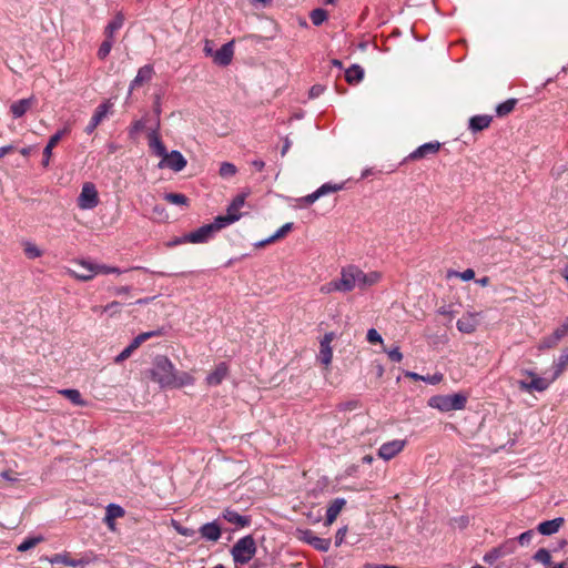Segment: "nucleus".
<instances>
[{"instance_id":"nucleus-1","label":"nucleus","mask_w":568,"mask_h":568,"mask_svg":"<svg viewBox=\"0 0 568 568\" xmlns=\"http://www.w3.org/2000/svg\"><path fill=\"white\" fill-rule=\"evenodd\" d=\"M151 378L162 388H180L192 385L194 378L186 372H176L174 365L166 356H156L150 369Z\"/></svg>"},{"instance_id":"nucleus-2","label":"nucleus","mask_w":568,"mask_h":568,"mask_svg":"<svg viewBox=\"0 0 568 568\" xmlns=\"http://www.w3.org/2000/svg\"><path fill=\"white\" fill-rule=\"evenodd\" d=\"M382 278V274L379 272L373 271L365 273L358 266L348 265L343 267L341 271V281L344 286V293L351 292L355 288H359L362 291L367 290L368 287L377 284Z\"/></svg>"},{"instance_id":"nucleus-3","label":"nucleus","mask_w":568,"mask_h":568,"mask_svg":"<svg viewBox=\"0 0 568 568\" xmlns=\"http://www.w3.org/2000/svg\"><path fill=\"white\" fill-rule=\"evenodd\" d=\"M467 403V396L457 393L453 395H436L428 399V406L440 412L462 410Z\"/></svg>"},{"instance_id":"nucleus-4","label":"nucleus","mask_w":568,"mask_h":568,"mask_svg":"<svg viewBox=\"0 0 568 568\" xmlns=\"http://www.w3.org/2000/svg\"><path fill=\"white\" fill-rule=\"evenodd\" d=\"M255 552L256 544L251 535L239 539L231 550L233 560L241 565L247 564L254 557Z\"/></svg>"},{"instance_id":"nucleus-5","label":"nucleus","mask_w":568,"mask_h":568,"mask_svg":"<svg viewBox=\"0 0 568 568\" xmlns=\"http://www.w3.org/2000/svg\"><path fill=\"white\" fill-rule=\"evenodd\" d=\"M246 199V194H239L234 197L232 203L227 206V212L225 215H219L215 217V222L217 223L216 226H220V229H223L236 221L240 220L241 213L240 210L244 205Z\"/></svg>"},{"instance_id":"nucleus-6","label":"nucleus","mask_w":568,"mask_h":568,"mask_svg":"<svg viewBox=\"0 0 568 568\" xmlns=\"http://www.w3.org/2000/svg\"><path fill=\"white\" fill-rule=\"evenodd\" d=\"M98 204L99 193L95 185L91 182H85L78 196V206L81 210H92L98 206Z\"/></svg>"},{"instance_id":"nucleus-7","label":"nucleus","mask_w":568,"mask_h":568,"mask_svg":"<svg viewBox=\"0 0 568 568\" xmlns=\"http://www.w3.org/2000/svg\"><path fill=\"white\" fill-rule=\"evenodd\" d=\"M162 335V331L158 329V331H150V332H144V333H141L139 334L136 337L133 338V341L130 343L129 346H126L116 357H115V363H122L123 361L128 359L131 354L140 347V345L148 341L149 338L151 337H154V336H160Z\"/></svg>"},{"instance_id":"nucleus-8","label":"nucleus","mask_w":568,"mask_h":568,"mask_svg":"<svg viewBox=\"0 0 568 568\" xmlns=\"http://www.w3.org/2000/svg\"><path fill=\"white\" fill-rule=\"evenodd\" d=\"M217 223L214 221L213 223L205 224L194 232H191L185 236V241L191 243H203L207 241V239L216 231H220V226H216Z\"/></svg>"},{"instance_id":"nucleus-9","label":"nucleus","mask_w":568,"mask_h":568,"mask_svg":"<svg viewBox=\"0 0 568 568\" xmlns=\"http://www.w3.org/2000/svg\"><path fill=\"white\" fill-rule=\"evenodd\" d=\"M297 534L298 539L310 544L320 551H327L329 549L331 539L317 537L310 529L298 530Z\"/></svg>"},{"instance_id":"nucleus-10","label":"nucleus","mask_w":568,"mask_h":568,"mask_svg":"<svg viewBox=\"0 0 568 568\" xmlns=\"http://www.w3.org/2000/svg\"><path fill=\"white\" fill-rule=\"evenodd\" d=\"M185 165L186 160L179 151H171L170 153H166V155L159 163L160 168L166 166L175 172L182 171L185 168Z\"/></svg>"},{"instance_id":"nucleus-11","label":"nucleus","mask_w":568,"mask_h":568,"mask_svg":"<svg viewBox=\"0 0 568 568\" xmlns=\"http://www.w3.org/2000/svg\"><path fill=\"white\" fill-rule=\"evenodd\" d=\"M406 445L404 439H394L383 444L378 449V456L385 460H389L399 454Z\"/></svg>"},{"instance_id":"nucleus-12","label":"nucleus","mask_w":568,"mask_h":568,"mask_svg":"<svg viewBox=\"0 0 568 568\" xmlns=\"http://www.w3.org/2000/svg\"><path fill=\"white\" fill-rule=\"evenodd\" d=\"M335 334L333 332L326 333L320 343L318 359L324 366H328L333 358V351L331 343L334 341Z\"/></svg>"},{"instance_id":"nucleus-13","label":"nucleus","mask_w":568,"mask_h":568,"mask_svg":"<svg viewBox=\"0 0 568 568\" xmlns=\"http://www.w3.org/2000/svg\"><path fill=\"white\" fill-rule=\"evenodd\" d=\"M95 264L81 261L75 263L74 268L70 270V273L73 277L80 281H90L95 276Z\"/></svg>"},{"instance_id":"nucleus-14","label":"nucleus","mask_w":568,"mask_h":568,"mask_svg":"<svg viewBox=\"0 0 568 568\" xmlns=\"http://www.w3.org/2000/svg\"><path fill=\"white\" fill-rule=\"evenodd\" d=\"M440 150V143L437 141L425 143L418 146L415 151H413L406 160L408 161H418L428 155H434L438 153Z\"/></svg>"},{"instance_id":"nucleus-15","label":"nucleus","mask_w":568,"mask_h":568,"mask_svg":"<svg viewBox=\"0 0 568 568\" xmlns=\"http://www.w3.org/2000/svg\"><path fill=\"white\" fill-rule=\"evenodd\" d=\"M525 374H527L529 377H531V381L529 383L525 382V381H519L518 386L521 390L542 392L548 388L549 383L545 378L538 377L536 374H534L532 372H529V371H526Z\"/></svg>"},{"instance_id":"nucleus-16","label":"nucleus","mask_w":568,"mask_h":568,"mask_svg":"<svg viewBox=\"0 0 568 568\" xmlns=\"http://www.w3.org/2000/svg\"><path fill=\"white\" fill-rule=\"evenodd\" d=\"M515 550L514 544L511 541L505 542L498 547L493 548L484 556V561L487 564H494L497 559L513 554Z\"/></svg>"},{"instance_id":"nucleus-17","label":"nucleus","mask_w":568,"mask_h":568,"mask_svg":"<svg viewBox=\"0 0 568 568\" xmlns=\"http://www.w3.org/2000/svg\"><path fill=\"white\" fill-rule=\"evenodd\" d=\"M51 564H62L70 567H84L89 564V559L82 557L74 559L69 552L55 554L49 558Z\"/></svg>"},{"instance_id":"nucleus-18","label":"nucleus","mask_w":568,"mask_h":568,"mask_svg":"<svg viewBox=\"0 0 568 568\" xmlns=\"http://www.w3.org/2000/svg\"><path fill=\"white\" fill-rule=\"evenodd\" d=\"M233 44L234 41H230L214 52L213 60L216 64L225 67L231 63L234 54Z\"/></svg>"},{"instance_id":"nucleus-19","label":"nucleus","mask_w":568,"mask_h":568,"mask_svg":"<svg viewBox=\"0 0 568 568\" xmlns=\"http://www.w3.org/2000/svg\"><path fill=\"white\" fill-rule=\"evenodd\" d=\"M491 122H493V115H489V114L474 115L468 121V129L473 133H477V132H480V131L489 128Z\"/></svg>"},{"instance_id":"nucleus-20","label":"nucleus","mask_w":568,"mask_h":568,"mask_svg":"<svg viewBox=\"0 0 568 568\" xmlns=\"http://www.w3.org/2000/svg\"><path fill=\"white\" fill-rule=\"evenodd\" d=\"M111 104L109 102L103 103L98 106L95 110L90 123L85 128V133L91 134L95 128L102 122V120L106 116Z\"/></svg>"},{"instance_id":"nucleus-21","label":"nucleus","mask_w":568,"mask_h":568,"mask_svg":"<svg viewBox=\"0 0 568 568\" xmlns=\"http://www.w3.org/2000/svg\"><path fill=\"white\" fill-rule=\"evenodd\" d=\"M69 132V128H64L63 130L61 131H58L55 134H53L48 144L45 145L44 150H43V160H42V165L44 168H47L50 163V158L52 155V149H54V146L59 143V141L61 140V138L67 134Z\"/></svg>"},{"instance_id":"nucleus-22","label":"nucleus","mask_w":568,"mask_h":568,"mask_svg":"<svg viewBox=\"0 0 568 568\" xmlns=\"http://www.w3.org/2000/svg\"><path fill=\"white\" fill-rule=\"evenodd\" d=\"M153 73H154V71L151 65H144V67L140 68L138 71V74L135 75V78L132 80V82L130 84V90H129L130 93L135 88H139V87L143 85L144 83L151 81Z\"/></svg>"},{"instance_id":"nucleus-23","label":"nucleus","mask_w":568,"mask_h":568,"mask_svg":"<svg viewBox=\"0 0 568 568\" xmlns=\"http://www.w3.org/2000/svg\"><path fill=\"white\" fill-rule=\"evenodd\" d=\"M565 519L562 517H557L552 520H546L538 525L537 530L539 534L545 536H550L556 534L560 527L564 525Z\"/></svg>"},{"instance_id":"nucleus-24","label":"nucleus","mask_w":568,"mask_h":568,"mask_svg":"<svg viewBox=\"0 0 568 568\" xmlns=\"http://www.w3.org/2000/svg\"><path fill=\"white\" fill-rule=\"evenodd\" d=\"M345 505L346 500L344 498H336L329 504L326 511V526H331L336 520Z\"/></svg>"},{"instance_id":"nucleus-25","label":"nucleus","mask_w":568,"mask_h":568,"mask_svg":"<svg viewBox=\"0 0 568 568\" xmlns=\"http://www.w3.org/2000/svg\"><path fill=\"white\" fill-rule=\"evenodd\" d=\"M229 369L224 363L219 364L213 372L206 377V384L209 386H217L227 376Z\"/></svg>"},{"instance_id":"nucleus-26","label":"nucleus","mask_w":568,"mask_h":568,"mask_svg":"<svg viewBox=\"0 0 568 568\" xmlns=\"http://www.w3.org/2000/svg\"><path fill=\"white\" fill-rule=\"evenodd\" d=\"M34 98L30 97L28 99L19 100L11 104L10 110L14 118H21L27 113V111L33 105Z\"/></svg>"},{"instance_id":"nucleus-27","label":"nucleus","mask_w":568,"mask_h":568,"mask_svg":"<svg viewBox=\"0 0 568 568\" xmlns=\"http://www.w3.org/2000/svg\"><path fill=\"white\" fill-rule=\"evenodd\" d=\"M201 536L210 541H216L221 537V527L216 523H207L200 529Z\"/></svg>"},{"instance_id":"nucleus-28","label":"nucleus","mask_w":568,"mask_h":568,"mask_svg":"<svg viewBox=\"0 0 568 568\" xmlns=\"http://www.w3.org/2000/svg\"><path fill=\"white\" fill-rule=\"evenodd\" d=\"M293 229V223L292 222H288V223H285L283 226H281L273 235H271L270 237L263 240V241H260L258 243L255 244L256 247H263L270 243H273L280 239H283L291 230Z\"/></svg>"},{"instance_id":"nucleus-29","label":"nucleus","mask_w":568,"mask_h":568,"mask_svg":"<svg viewBox=\"0 0 568 568\" xmlns=\"http://www.w3.org/2000/svg\"><path fill=\"white\" fill-rule=\"evenodd\" d=\"M364 78V70L358 64H353L345 71V79L347 83L354 85L359 83Z\"/></svg>"},{"instance_id":"nucleus-30","label":"nucleus","mask_w":568,"mask_h":568,"mask_svg":"<svg viewBox=\"0 0 568 568\" xmlns=\"http://www.w3.org/2000/svg\"><path fill=\"white\" fill-rule=\"evenodd\" d=\"M476 327L477 321L471 314L464 315L457 321V328L463 333L470 334L476 329Z\"/></svg>"},{"instance_id":"nucleus-31","label":"nucleus","mask_w":568,"mask_h":568,"mask_svg":"<svg viewBox=\"0 0 568 568\" xmlns=\"http://www.w3.org/2000/svg\"><path fill=\"white\" fill-rule=\"evenodd\" d=\"M124 515V510L119 505L110 504L106 507L105 523L110 529H114L113 520Z\"/></svg>"},{"instance_id":"nucleus-32","label":"nucleus","mask_w":568,"mask_h":568,"mask_svg":"<svg viewBox=\"0 0 568 568\" xmlns=\"http://www.w3.org/2000/svg\"><path fill=\"white\" fill-rule=\"evenodd\" d=\"M223 517L229 523L234 524V525L240 526V527H245V526H247L250 524V518L248 517L242 516L239 513H236L234 510H231V509H226L223 513Z\"/></svg>"},{"instance_id":"nucleus-33","label":"nucleus","mask_w":568,"mask_h":568,"mask_svg":"<svg viewBox=\"0 0 568 568\" xmlns=\"http://www.w3.org/2000/svg\"><path fill=\"white\" fill-rule=\"evenodd\" d=\"M124 23V16L122 12H118L113 20L105 27V38L113 39L114 32L122 28Z\"/></svg>"},{"instance_id":"nucleus-34","label":"nucleus","mask_w":568,"mask_h":568,"mask_svg":"<svg viewBox=\"0 0 568 568\" xmlns=\"http://www.w3.org/2000/svg\"><path fill=\"white\" fill-rule=\"evenodd\" d=\"M150 148L154 151V153L162 159L166 155V149L160 138L153 133L150 136Z\"/></svg>"},{"instance_id":"nucleus-35","label":"nucleus","mask_w":568,"mask_h":568,"mask_svg":"<svg viewBox=\"0 0 568 568\" xmlns=\"http://www.w3.org/2000/svg\"><path fill=\"white\" fill-rule=\"evenodd\" d=\"M516 104H517L516 99H508L507 101H505L496 106V114L500 118L506 116L510 112H513Z\"/></svg>"},{"instance_id":"nucleus-36","label":"nucleus","mask_w":568,"mask_h":568,"mask_svg":"<svg viewBox=\"0 0 568 568\" xmlns=\"http://www.w3.org/2000/svg\"><path fill=\"white\" fill-rule=\"evenodd\" d=\"M60 394L72 402L74 405L84 406L85 402L82 399V396L78 389H62Z\"/></svg>"},{"instance_id":"nucleus-37","label":"nucleus","mask_w":568,"mask_h":568,"mask_svg":"<svg viewBox=\"0 0 568 568\" xmlns=\"http://www.w3.org/2000/svg\"><path fill=\"white\" fill-rule=\"evenodd\" d=\"M323 294H331L333 292H342L344 293V286L342 285L341 277L338 280L331 281L324 284L321 290Z\"/></svg>"},{"instance_id":"nucleus-38","label":"nucleus","mask_w":568,"mask_h":568,"mask_svg":"<svg viewBox=\"0 0 568 568\" xmlns=\"http://www.w3.org/2000/svg\"><path fill=\"white\" fill-rule=\"evenodd\" d=\"M43 540H44V538L42 536L30 537V538H27L24 541H22L18 546L17 549L20 552H24V551L32 549L33 547H36L38 544L42 542Z\"/></svg>"},{"instance_id":"nucleus-39","label":"nucleus","mask_w":568,"mask_h":568,"mask_svg":"<svg viewBox=\"0 0 568 568\" xmlns=\"http://www.w3.org/2000/svg\"><path fill=\"white\" fill-rule=\"evenodd\" d=\"M327 12L322 8L314 9L310 13L311 21L314 26H321L327 20Z\"/></svg>"},{"instance_id":"nucleus-40","label":"nucleus","mask_w":568,"mask_h":568,"mask_svg":"<svg viewBox=\"0 0 568 568\" xmlns=\"http://www.w3.org/2000/svg\"><path fill=\"white\" fill-rule=\"evenodd\" d=\"M568 366V349L564 351L556 363V372L554 379L562 374Z\"/></svg>"},{"instance_id":"nucleus-41","label":"nucleus","mask_w":568,"mask_h":568,"mask_svg":"<svg viewBox=\"0 0 568 568\" xmlns=\"http://www.w3.org/2000/svg\"><path fill=\"white\" fill-rule=\"evenodd\" d=\"M164 200L175 205H186L189 202L187 197L181 193H166Z\"/></svg>"},{"instance_id":"nucleus-42","label":"nucleus","mask_w":568,"mask_h":568,"mask_svg":"<svg viewBox=\"0 0 568 568\" xmlns=\"http://www.w3.org/2000/svg\"><path fill=\"white\" fill-rule=\"evenodd\" d=\"M532 558L537 562H540L546 566H549L551 564V555L549 550L546 548H540L539 550H537Z\"/></svg>"},{"instance_id":"nucleus-43","label":"nucleus","mask_w":568,"mask_h":568,"mask_svg":"<svg viewBox=\"0 0 568 568\" xmlns=\"http://www.w3.org/2000/svg\"><path fill=\"white\" fill-rule=\"evenodd\" d=\"M343 187H344V183H336V184L325 183L321 187L317 189V192L320 193V195L322 197L328 193L338 192V191L343 190Z\"/></svg>"},{"instance_id":"nucleus-44","label":"nucleus","mask_w":568,"mask_h":568,"mask_svg":"<svg viewBox=\"0 0 568 568\" xmlns=\"http://www.w3.org/2000/svg\"><path fill=\"white\" fill-rule=\"evenodd\" d=\"M343 187H344V183H336V184L325 183L321 187L317 189V192L320 193V195L322 197L328 193L338 192V191L343 190Z\"/></svg>"},{"instance_id":"nucleus-45","label":"nucleus","mask_w":568,"mask_h":568,"mask_svg":"<svg viewBox=\"0 0 568 568\" xmlns=\"http://www.w3.org/2000/svg\"><path fill=\"white\" fill-rule=\"evenodd\" d=\"M113 45V39L105 38V40L101 43L99 50H98V58L101 60H104Z\"/></svg>"},{"instance_id":"nucleus-46","label":"nucleus","mask_w":568,"mask_h":568,"mask_svg":"<svg viewBox=\"0 0 568 568\" xmlns=\"http://www.w3.org/2000/svg\"><path fill=\"white\" fill-rule=\"evenodd\" d=\"M24 253L29 258H37L42 255V251L33 243H24Z\"/></svg>"},{"instance_id":"nucleus-47","label":"nucleus","mask_w":568,"mask_h":568,"mask_svg":"<svg viewBox=\"0 0 568 568\" xmlns=\"http://www.w3.org/2000/svg\"><path fill=\"white\" fill-rule=\"evenodd\" d=\"M236 166L230 162H223L220 166V175L222 178H231L236 174Z\"/></svg>"},{"instance_id":"nucleus-48","label":"nucleus","mask_w":568,"mask_h":568,"mask_svg":"<svg viewBox=\"0 0 568 568\" xmlns=\"http://www.w3.org/2000/svg\"><path fill=\"white\" fill-rule=\"evenodd\" d=\"M559 341L560 338L552 333L540 342L539 349L552 348L559 343Z\"/></svg>"},{"instance_id":"nucleus-49","label":"nucleus","mask_w":568,"mask_h":568,"mask_svg":"<svg viewBox=\"0 0 568 568\" xmlns=\"http://www.w3.org/2000/svg\"><path fill=\"white\" fill-rule=\"evenodd\" d=\"M458 276L460 277L463 281L467 282V281H470L475 277V272L473 268H467L465 270L464 272H449L448 273V276Z\"/></svg>"},{"instance_id":"nucleus-50","label":"nucleus","mask_w":568,"mask_h":568,"mask_svg":"<svg viewBox=\"0 0 568 568\" xmlns=\"http://www.w3.org/2000/svg\"><path fill=\"white\" fill-rule=\"evenodd\" d=\"M94 271H95V275L97 274H109V273H115V274L121 273V271L118 267L100 265V264H95Z\"/></svg>"},{"instance_id":"nucleus-51","label":"nucleus","mask_w":568,"mask_h":568,"mask_svg":"<svg viewBox=\"0 0 568 568\" xmlns=\"http://www.w3.org/2000/svg\"><path fill=\"white\" fill-rule=\"evenodd\" d=\"M367 341L372 344L383 343L381 334L375 328H369L367 332Z\"/></svg>"},{"instance_id":"nucleus-52","label":"nucleus","mask_w":568,"mask_h":568,"mask_svg":"<svg viewBox=\"0 0 568 568\" xmlns=\"http://www.w3.org/2000/svg\"><path fill=\"white\" fill-rule=\"evenodd\" d=\"M560 339H562L565 336L568 335V317L565 320V322L555 329L554 332Z\"/></svg>"},{"instance_id":"nucleus-53","label":"nucleus","mask_w":568,"mask_h":568,"mask_svg":"<svg viewBox=\"0 0 568 568\" xmlns=\"http://www.w3.org/2000/svg\"><path fill=\"white\" fill-rule=\"evenodd\" d=\"M532 537H534V531L532 530H527V531H525V532L519 535L518 542L521 546L528 545L530 542V540L532 539Z\"/></svg>"},{"instance_id":"nucleus-54","label":"nucleus","mask_w":568,"mask_h":568,"mask_svg":"<svg viewBox=\"0 0 568 568\" xmlns=\"http://www.w3.org/2000/svg\"><path fill=\"white\" fill-rule=\"evenodd\" d=\"M423 381L432 385H436L443 381V374L436 373L434 375L424 376Z\"/></svg>"},{"instance_id":"nucleus-55","label":"nucleus","mask_w":568,"mask_h":568,"mask_svg":"<svg viewBox=\"0 0 568 568\" xmlns=\"http://www.w3.org/2000/svg\"><path fill=\"white\" fill-rule=\"evenodd\" d=\"M387 355L390 361L393 362H400L403 359V354L400 353L398 347H395L387 352Z\"/></svg>"},{"instance_id":"nucleus-56","label":"nucleus","mask_w":568,"mask_h":568,"mask_svg":"<svg viewBox=\"0 0 568 568\" xmlns=\"http://www.w3.org/2000/svg\"><path fill=\"white\" fill-rule=\"evenodd\" d=\"M121 304L116 301L111 302L110 304L103 306V311L110 312L111 315H114L120 312Z\"/></svg>"},{"instance_id":"nucleus-57","label":"nucleus","mask_w":568,"mask_h":568,"mask_svg":"<svg viewBox=\"0 0 568 568\" xmlns=\"http://www.w3.org/2000/svg\"><path fill=\"white\" fill-rule=\"evenodd\" d=\"M320 197H321V195L316 190L315 192L302 197L301 201H303L305 204L310 205V204H313L315 201H317Z\"/></svg>"},{"instance_id":"nucleus-58","label":"nucleus","mask_w":568,"mask_h":568,"mask_svg":"<svg viewBox=\"0 0 568 568\" xmlns=\"http://www.w3.org/2000/svg\"><path fill=\"white\" fill-rule=\"evenodd\" d=\"M324 92V87L316 84L313 85L310 90V97L311 98H317Z\"/></svg>"},{"instance_id":"nucleus-59","label":"nucleus","mask_w":568,"mask_h":568,"mask_svg":"<svg viewBox=\"0 0 568 568\" xmlns=\"http://www.w3.org/2000/svg\"><path fill=\"white\" fill-rule=\"evenodd\" d=\"M346 531H347L346 527L339 528L337 530L336 536H335L336 546H339L343 542Z\"/></svg>"},{"instance_id":"nucleus-60","label":"nucleus","mask_w":568,"mask_h":568,"mask_svg":"<svg viewBox=\"0 0 568 568\" xmlns=\"http://www.w3.org/2000/svg\"><path fill=\"white\" fill-rule=\"evenodd\" d=\"M144 126H145L144 121L138 120L132 124L130 132H131V134L138 133V132L142 131L144 129Z\"/></svg>"},{"instance_id":"nucleus-61","label":"nucleus","mask_w":568,"mask_h":568,"mask_svg":"<svg viewBox=\"0 0 568 568\" xmlns=\"http://www.w3.org/2000/svg\"><path fill=\"white\" fill-rule=\"evenodd\" d=\"M0 476L6 479V480H10V481H14L17 480V476L13 471L11 470H4V471H1L0 473Z\"/></svg>"},{"instance_id":"nucleus-62","label":"nucleus","mask_w":568,"mask_h":568,"mask_svg":"<svg viewBox=\"0 0 568 568\" xmlns=\"http://www.w3.org/2000/svg\"><path fill=\"white\" fill-rule=\"evenodd\" d=\"M130 291H131L130 286H120V287H115L113 292L115 295H126L130 293Z\"/></svg>"},{"instance_id":"nucleus-63","label":"nucleus","mask_w":568,"mask_h":568,"mask_svg":"<svg viewBox=\"0 0 568 568\" xmlns=\"http://www.w3.org/2000/svg\"><path fill=\"white\" fill-rule=\"evenodd\" d=\"M252 165L256 171H262L265 168V162L262 160H254L252 162Z\"/></svg>"},{"instance_id":"nucleus-64","label":"nucleus","mask_w":568,"mask_h":568,"mask_svg":"<svg viewBox=\"0 0 568 568\" xmlns=\"http://www.w3.org/2000/svg\"><path fill=\"white\" fill-rule=\"evenodd\" d=\"M364 568H399L397 566L392 565H373V564H366Z\"/></svg>"}]
</instances>
